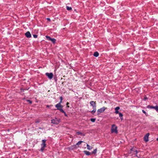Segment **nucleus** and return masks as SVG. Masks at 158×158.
Segmentation results:
<instances>
[{"label": "nucleus", "instance_id": "35", "mask_svg": "<svg viewBox=\"0 0 158 158\" xmlns=\"http://www.w3.org/2000/svg\"><path fill=\"white\" fill-rule=\"evenodd\" d=\"M63 98L62 97H60V100H61V101H62V100H63Z\"/></svg>", "mask_w": 158, "mask_h": 158}, {"label": "nucleus", "instance_id": "18", "mask_svg": "<svg viewBox=\"0 0 158 158\" xmlns=\"http://www.w3.org/2000/svg\"><path fill=\"white\" fill-rule=\"evenodd\" d=\"M29 89V88H26L25 89H23L22 88H21L20 89L22 92H24L25 90H28Z\"/></svg>", "mask_w": 158, "mask_h": 158}, {"label": "nucleus", "instance_id": "40", "mask_svg": "<svg viewBox=\"0 0 158 158\" xmlns=\"http://www.w3.org/2000/svg\"><path fill=\"white\" fill-rule=\"evenodd\" d=\"M54 79H55V81H57V79H56V78H54Z\"/></svg>", "mask_w": 158, "mask_h": 158}, {"label": "nucleus", "instance_id": "19", "mask_svg": "<svg viewBox=\"0 0 158 158\" xmlns=\"http://www.w3.org/2000/svg\"><path fill=\"white\" fill-rule=\"evenodd\" d=\"M97 152V148H96L93 151H92L91 152V153L92 154H94V155H95L96 153Z\"/></svg>", "mask_w": 158, "mask_h": 158}, {"label": "nucleus", "instance_id": "20", "mask_svg": "<svg viewBox=\"0 0 158 158\" xmlns=\"http://www.w3.org/2000/svg\"><path fill=\"white\" fill-rule=\"evenodd\" d=\"M50 41H51L53 44H55L56 42V40L54 38H52Z\"/></svg>", "mask_w": 158, "mask_h": 158}, {"label": "nucleus", "instance_id": "6", "mask_svg": "<svg viewBox=\"0 0 158 158\" xmlns=\"http://www.w3.org/2000/svg\"><path fill=\"white\" fill-rule=\"evenodd\" d=\"M106 109V108L103 107L100 109L98 110H97L98 114L99 115L101 113L103 112Z\"/></svg>", "mask_w": 158, "mask_h": 158}, {"label": "nucleus", "instance_id": "17", "mask_svg": "<svg viewBox=\"0 0 158 158\" xmlns=\"http://www.w3.org/2000/svg\"><path fill=\"white\" fill-rule=\"evenodd\" d=\"M78 147V146H77L76 144L75 145H73L71 147L72 149H76Z\"/></svg>", "mask_w": 158, "mask_h": 158}, {"label": "nucleus", "instance_id": "7", "mask_svg": "<svg viewBox=\"0 0 158 158\" xmlns=\"http://www.w3.org/2000/svg\"><path fill=\"white\" fill-rule=\"evenodd\" d=\"M45 75L46 76H47L48 77L49 79H51L52 78L53 76V74L52 73H45Z\"/></svg>", "mask_w": 158, "mask_h": 158}, {"label": "nucleus", "instance_id": "2", "mask_svg": "<svg viewBox=\"0 0 158 158\" xmlns=\"http://www.w3.org/2000/svg\"><path fill=\"white\" fill-rule=\"evenodd\" d=\"M111 132L112 133H115L117 134L118 131L117 130V127L115 124H113L112 125L111 128Z\"/></svg>", "mask_w": 158, "mask_h": 158}, {"label": "nucleus", "instance_id": "43", "mask_svg": "<svg viewBox=\"0 0 158 158\" xmlns=\"http://www.w3.org/2000/svg\"><path fill=\"white\" fill-rule=\"evenodd\" d=\"M67 107H69V106H67Z\"/></svg>", "mask_w": 158, "mask_h": 158}, {"label": "nucleus", "instance_id": "36", "mask_svg": "<svg viewBox=\"0 0 158 158\" xmlns=\"http://www.w3.org/2000/svg\"><path fill=\"white\" fill-rule=\"evenodd\" d=\"M47 20L49 21H51L50 19L49 18H47Z\"/></svg>", "mask_w": 158, "mask_h": 158}, {"label": "nucleus", "instance_id": "44", "mask_svg": "<svg viewBox=\"0 0 158 158\" xmlns=\"http://www.w3.org/2000/svg\"><path fill=\"white\" fill-rule=\"evenodd\" d=\"M135 156L136 155H137V154H136V153H135Z\"/></svg>", "mask_w": 158, "mask_h": 158}, {"label": "nucleus", "instance_id": "29", "mask_svg": "<svg viewBox=\"0 0 158 158\" xmlns=\"http://www.w3.org/2000/svg\"><path fill=\"white\" fill-rule=\"evenodd\" d=\"M134 151H135V149L133 148H131V149H130V151L131 152H134Z\"/></svg>", "mask_w": 158, "mask_h": 158}, {"label": "nucleus", "instance_id": "12", "mask_svg": "<svg viewBox=\"0 0 158 158\" xmlns=\"http://www.w3.org/2000/svg\"><path fill=\"white\" fill-rule=\"evenodd\" d=\"M76 134L78 135H81L83 136L85 135V134H83L82 132H81L80 131L77 132Z\"/></svg>", "mask_w": 158, "mask_h": 158}, {"label": "nucleus", "instance_id": "30", "mask_svg": "<svg viewBox=\"0 0 158 158\" xmlns=\"http://www.w3.org/2000/svg\"><path fill=\"white\" fill-rule=\"evenodd\" d=\"M33 36L34 38H37L38 35H37L34 34V35H33Z\"/></svg>", "mask_w": 158, "mask_h": 158}, {"label": "nucleus", "instance_id": "11", "mask_svg": "<svg viewBox=\"0 0 158 158\" xmlns=\"http://www.w3.org/2000/svg\"><path fill=\"white\" fill-rule=\"evenodd\" d=\"M120 109V107L119 106L116 107V108H115V113L116 114H118L119 112L118 111V110Z\"/></svg>", "mask_w": 158, "mask_h": 158}, {"label": "nucleus", "instance_id": "9", "mask_svg": "<svg viewBox=\"0 0 158 158\" xmlns=\"http://www.w3.org/2000/svg\"><path fill=\"white\" fill-rule=\"evenodd\" d=\"M150 134L149 133H147L144 136V140L146 142H147L148 141V136Z\"/></svg>", "mask_w": 158, "mask_h": 158}, {"label": "nucleus", "instance_id": "3", "mask_svg": "<svg viewBox=\"0 0 158 158\" xmlns=\"http://www.w3.org/2000/svg\"><path fill=\"white\" fill-rule=\"evenodd\" d=\"M60 122V119H58L57 118H55V119L51 120V123L54 124L58 125Z\"/></svg>", "mask_w": 158, "mask_h": 158}, {"label": "nucleus", "instance_id": "32", "mask_svg": "<svg viewBox=\"0 0 158 158\" xmlns=\"http://www.w3.org/2000/svg\"><path fill=\"white\" fill-rule=\"evenodd\" d=\"M138 152H139V151L136 150H135V151H134V152H135L136 154H137V153Z\"/></svg>", "mask_w": 158, "mask_h": 158}, {"label": "nucleus", "instance_id": "22", "mask_svg": "<svg viewBox=\"0 0 158 158\" xmlns=\"http://www.w3.org/2000/svg\"><path fill=\"white\" fill-rule=\"evenodd\" d=\"M66 9L68 10H72V8L71 7H69V6H66Z\"/></svg>", "mask_w": 158, "mask_h": 158}, {"label": "nucleus", "instance_id": "14", "mask_svg": "<svg viewBox=\"0 0 158 158\" xmlns=\"http://www.w3.org/2000/svg\"><path fill=\"white\" fill-rule=\"evenodd\" d=\"M99 55V54L98 52H94L93 56L95 57H97Z\"/></svg>", "mask_w": 158, "mask_h": 158}, {"label": "nucleus", "instance_id": "37", "mask_svg": "<svg viewBox=\"0 0 158 158\" xmlns=\"http://www.w3.org/2000/svg\"><path fill=\"white\" fill-rule=\"evenodd\" d=\"M46 107L48 108H50L49 105H47L46 106Z\"/></svg>", "mask_w": 158, "mask_h": 158}, {"label": "nucleus", "instance_id": "28", "mask_svg": "<svg viewBox=\"0 0 158 158\" xmlns=\"http://www.w3.org/2000/svg\"><path fill=\"white\" fill-rule=\"evenodd\" d=\"M26 101L29 102L30 104H31L32 103V101L30 100H27Z\"/></svg>", "mask_w": 158, "mask_h": 158}, {"label": "nucleus", "instance_id": "42", "mask_svg": "<svg viewBox=\"0 0 158 158\" xmlns=\"http://www.w3.org/2000/svg\"><path fill=\"white\" fill-rule=\"evenodd\" d=\"M157 140L158 141V138L157 139Z\"/></svg>", "mask_w": 158, "mask_h": 158}, {"label": "nucleus", "instance_id": "38", "mask_svg": "<svg viewBox=\"0 0 158 158\" xmlns=\"http://www.w3.org/2000/svg\"><path fill=\"white\" fill-rule=\"evenodd\" d=\"M62 101H61V100H60V102L58 104H61V103H62Z\"/></svg>", "mask_w": 158, "mask_h": 158}, {"label": "nucleus", "instance_id": "8", "mask_svg": "<svg viewBox=\"0 0 158 158\" xmlns=\"http://www.w3.org/2000/svg\"><path fill=\"white\" fill-rule=\"evenodd\" d=\"M90 104L91 106H92L93 108H95L96 107V102L91 101L90 102Z\"/></svg>", "mask_w": 158, "mask_h": 158}, {"label": "nucleus", "instance_id": "15", "mask_svg": "<svg viewBox=\"0 0 158 158\" xmlns=\"http://www.w3.org/2000/svg\"><path fill=\"white\" fill-rule=\"evenodd\" d=\"M118 114H119V117L120 118V119L122 121L123 119V114L120 112H119Z\"/></svg>", "mask_w": 158, "mask_h": 158}, {"label": "nucleus", "instance_id": "26", "mask_svg": "<svg viewBox=\"0 0 158 158\" xmlns=\"http://www.w3.org/2000/svg\"><path fill=\"white\" fill-rule=\"evenodd\" d=\"M142 112H143L144 114H145V115H146V116H147L148 115V114H147V113L145 111H144V110H142Z\"/></svg>", "mask_w": 158, "mask_h": 158}, {"label": "nucleus", "instance_id": "25", "mask_svg": "<svg viewBox=\"0 0 158 158\" xmlns=\"http://www.w3.org/2000/svg\"><path fill=\"white\" fill-rule=\"evenodd\" d=\"M90 120L91 122H94L95 121L96 118H91L90 119Z\"/></svg>", "mask_w": 158, "mask_h": 158}, {"label": "nucleus", "instance_id": "24", "mask_svg": "<svg viewBox=\"0 0 158 158\" xmlns=\"http://www.w3.org/2000/svg\"><path fill=\"white\" fill-rule=\"evenodd\" d=\"M84 142L82 141H78L76 144L77 145H79L81 144L83 142Z\"/></svg>", "mask_w": 158, "mask_h": 158}, {"label": "nucleus", "instance_id": "41", "mask_svg": "<svg viewBox=\"0 0 158 158\" xmlns=\"http://www.w3.org/2000/svg\"><path fill=\"white\" fill-rule=\"evenodd\" d=\"M69 104V102H67L66 103V105H68Z\"/></svg>", "mask_w": 158, "mask_h": 158}, {"label": "nucleus", "instance_id": "23", "mask_svg": "<svg viewBox=\"0 0 158 158\" xmlns=\"http://www.w3.org/2000/svg\"><path fill=\"white\" fill-rule=\"evenodd\" d=\"M46 37L47 40H50V41L51 40V39L52 38H51L50 36H46Z\"/></svg>", "mask_w": 158, "mask_h": 158}, {"label": "nucleus", "instance_id": "31", "mask_svg": "<svg viewBox=\"0 0 158 158\" xmlns=\"http://www.w3.org/2000/svg\"><path fill=\"white\" fill-rule=\"evenodd\" d=\"M148 99V98L146 96H145L144 98V100L145 101V100H147Z\"/></svg>", "mask_w": 158, "mask_h": 158}, {"label": "nucleus", "instance_id": "13", "mask_svg": "<svg viewBox=\"0 0 158 158\" xmlns=\"http://www.w3.org/2000/svg\"><path fill=\"white\" fill-rule=\"evenodd\" d=\"M83 152L87 156H89L90 155L91 153L89 152L88 151H83Z\"/></svg>", "mask_w": 158, "mask_h": 158}, {"label": "nucleus", "instance_id": "27", "mask_svg": "<svg viewBox=\"0 0 158 158\" xmlns=\"http://www.w3.org/2000/svg\"><path fill=\"white\" fill-rule=\"evenodd\" d=\"M61 112L64 114V116H66V117L67 116V114L65 112L64 110H63V111H62Z\"/></svg>", "mask_w": 158, "mask_h": 158}, {"label": "nucleus", "instance_id": "16", "mask_svg": "<svg viewBox=\"0 0 158 158\" xmlns=\"http://www.w3.org/2000/svg\"><path fill=\"white\" fill-rule=\"evenodd\" d=\"M93 108V110H92V111H91V113L92 114H94L95 113V112L96 111V107Z\"/></svg>", "mask_w": 158, "mask_h": 158}, {"label": "nucleus", "instance_id": "21", "mask_svg": "<svg viewBox=\"0 0 158 158\" xmlns=\"http://www.w3.org/2000/svg\"><path fill=\"white\" fill-rule=\"evenodd\" d=\"M87 148L89 150H91L92 148V147L90 146L88 144H87Z\"/></svg>", "mask_w": 158, "mask_h": 158}, {"label": "nucleus", "instance_id": "1", "mask_svg": "<svg viewBox=\"0 0 158 158\" xmlns=\"http://www.w3.org/2000/svg\"><path fill=\"white\" fill-rule=\"evenodd\" d=\"M46 139H43L42 140V143L41 144V148L40 149V151L42 152H44L45 148L46 147Z\"/></svg>", "mask_w": 158, "mask_h": 158}, {"label": "nucleus", "instance_id": "34", "mask_svg": "<svg viewBox=\"0 0 158 158\" xmlns=\"http://www.w3.org/2000/svg\"><path fill=\"white\" fill-rule=\"evenodd\" d=\"M135 156L137 157H138V158H140V157L141 156L140 155H139V156H138L137 155H136Z\"/></svg>", "mask_w": 158, "mask_h": 158}, {"label": "nucleus", "instance_id": "4", "mask_svg": "<svg viewBox=\"0 0 158 158\" xmlns=\"http://www.w3.org/2000/svg\"><path fill=\"white\" fill-rule=\"evenodd\" d=\"M55 107L57 108L56 110H59L60 112L63 111L62 109L63 106L61 104H57L55 105Z\"/></svg>", "mask_w": 158, "mask_h": 158}, {"label": "nucleus", "instance_id": "39", "mask_svg": "<svg viewBox=\"0 0 158 158\" xmlns=\"http://www.w3.org/2000/svg\"><path fill=\"white\" fill-rule=\"evenodd\" d=\"M49 106H50V108H51L53 106V105H49Z\"/></svg>", "mask_w": 158, "mask_h": 158}, {"label": "nucleus", "instance_id": "33", "mask_svg": "<svg viewBox=\"0 0 158 158\" xmlns=\"http://www.w3.org/2000/svg\"><path fill=\"white\" fill-rule=\"evenodd\" d=\"M40 122V121L38 120H36L35 122V123H39V122Z\"/></svg>", "mask_w": 158, "mask_h": 158}, {"label": "nucleus", "instance_id": "10", "mask_svg": "<svg viewBox=\"0 0 158 158\" xmlns=\"http://www.w3.org/2000/svg\"><path fill=\"white\" fill-rule=\"evenodd\" d=\"M26 37L28 38H29L31 37V35L29 31H27L25 34Z\"/></svg>", "mask_w": 158, "mask_h": 158}, {"label": "nucleus", "instance_id": "5", "mask_svg": "<svg viewBox=\"0 0 158 158\" xmlns=\"http://www.w3.org/2000/svg\"><path fill=\"white\" fill-rule=\"evenodd\" d=\"M147 108L150 109H154L156 110V112H158V106L156 105L155 106H153L148 105L147 106Z\"/></svg>", "mask_w": 158, "mask_h": 158}]
</instances>
